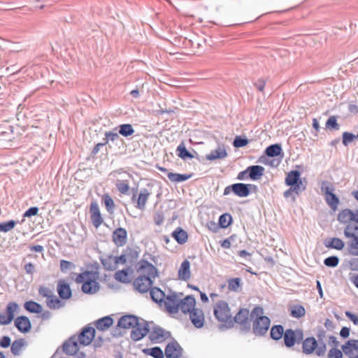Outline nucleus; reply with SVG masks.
<instances>
[{
    "instance_id": "34",
    "label": "nucleus",
    "mask_w": 358,
    "mask_h": 358,
    "mask_svg": "<svg viewBox=\"0 0 358 358\" xmlns=\"http://www.w3.org/2000/svg\"><path fill=\"white\" fill-rule=\"evenodd\" d=\"M113 323V319L110 316H106L98 320L96 323V327L101 331H105L112 326Z\"/></svg>"
},
{
    "instance_id": "18",
    "label": "nucleus",
    "mask_w": 358,
    "mask_h": 358,
    "mask_svg": "<svg viewBox=\"0 0 358 358\" xmlns=\"http://www.w3.org/2000/svg\"><path fill=\"white\" fill-rule=\"evenodd\" d=\"M131 337L134 341H139L149 333V324L147 322L139 323L132 328Z\"/></svg>"
},
{
    "instance_id": "38",
    "label": "nucleus",
    "mask_w": 358,
    "mask_h": 358,
    "mask_svg": "<svg viewBox=\"0 0 358 358\" xmlns=\"http://www.w3.org/2000/svg\"><path fill=\"white\" fill-rule=\"evenodd\" d=\"M227 152L224 148L219 147L217 149L211 151V152L206 156L208 160H215L217 159H223L227 156Z\"/></svg>"
},
{
    "instance_id": "19",
    "label": "nucleus",
    "mask_w": 358,
    "mask_h": 358,
    "mask_svg": "<svg viewBox=\"0 0 358 358\" xmlns=\"http://www.w3.org/2000/svg\"><path fill=\"white\" fill-rule=\"evenodd\" d=\"M303 338V334L301 331H294L287 329L284 334V341L287 347L293 346L296 341H300Z\"/></svg>"
},
{
    "instance_id": "43",
    "label": "nucleus",
    "mask_w": 358,
    "mask_h": 358,
    "mask_svg": "<svg viewBox=\"0 0 358 358\" xmlns=\"http://www.w3.org/2000/svg\"><path fill=\"white\" fill-rule=\"evenodd\" d=\"M150 294L152 299L157 303L162 302L165 296L164 293L157 287L151 288L150 289Z\"/></svg>"
},
{
    "instance_id": "50",
    "label": "nucleus",
    "mask_w": 358,
    "mask_h": 358,
    "mask_svg": "<svg viewBox=\"0 0 358 358\" xmlns=\"http://www.w3.org/2000/svg\"><path fill=\"white\" fill-rule=\"evenodd\" d=\"M119 133L122 136L127 137L134 133V129L130 124H124L120 126Z\"/></svg>"
},
{
    "instance_id": "14",
    "label": "nucleus",
    "mask_w": 358,
    "mask_h": 358,
    "mask_svg": "<svg viewBox=\"0 0 358 358\" xmlns=\"http://www.w3.org/2000/svg\"><path fill=\"white\" fill-rule=\"evenodd\" d=\"M95 336V329L91 327H85L83 329L80 334L76 336L77 340L80 345H90Z\"/></svg>"
},
{
    "instance_id": "58",
    "label": "nucleus",
    "mask_w": 358,
    "mask_h": 358,
    "mask_svg": "<svg viewBox=\"0 0 358 358\" xmlns=\"http://www.w3.org/2000/svg\"><path fill=\"white\" fill-rule=\"evenodd\" d=\"M327 127L338 129V124L335 116H331L326 122Z\"/></svg>"
},
{
    "instance_id": "61",
    "label": "nucleus",
    "mask_w": 358,
    "mask_h": 358,
    "mask_svg": "<svg viewBox=\"0 0 358 358\" xmlns=\"http://www.w3.org/2000/svg\"><path fill=\"white\" fill-rule=\"evenodd\" d=\"M266 80L265 79L259 78L254 83V85L257 87V89L259 91L263 92L264 87L266 85Z\"/></svg>"
},
{
    "instance_id": "45",
    "label": "nucleus",
    "mask_w": 358,
    "mask_h": 358,
    "mask_svg": "<svg viewBox=\"0 0 358 358\" xmlns=\"http://www.w3.org/2000/svg\"><path fill=\"white\" fill-rule=\"evenodd\" d=\"M228 289L231 292H238L241 287V280L239 278H230L227 280Z\"/></svg>"
},
{
    "instance_id": "9",
    "label": "nucleus",
    "mask_w": 358,
    "mask_h": 358,
    "mask_svg": "<svg viewBox=\"0 0 358 358\" xmlns=\"http://www.w3.org/2000/svg\"><path fill=\"white\" fill-rule=\"evenodd\" d=\"M303 352L306 354H310L316 350L317 355L320 356L324 354L326 351V346L322 344L317 348V342L313 337L307 338L303 343Z\"/></svg>"
},
{
    "instance_id": "62",
    "label": "nucleus",
    "mask_w": 358,
    "mask_h": 358,
    "mask_svg": "<svg viewBox=\"0 0 358 358\" xmlns=\"http://www.w3.org/2000/svg\"><path fill=\"white\" fill-rule=\"evenodd\" d=\"M346 317L353 322L354 324L358 325V315L354 313H352L350 311L345 312Z\"/></svg>"
},
{
    "instance_id": "56",
    "label": "nucleus",
    "mask_w": 358,
    "mask_h": 358,
    "mask_svg": "<svg viewBox=\"0 0 358 358\" xmlns=\"http://www.w3.org/2000/svg\"><path fill=\"white\" fill-rule=\"evenodd\" d=\"M339 259L336 256H331L326 258L324 261V264L327 266L335 267L338 264Z\"/></svg>"
},
{
    "instance_id": "24",
    "label": "nucleus",
    "mask_w": 358,
    "mask_h": 358,
    "mask_svg": "<svg viewBox=\"0 0 358 358\" xmlns=\"http://www.w3.org/2000/svg\"><path fill=\"white\" fill-rule=\"evenodd\" d=\"M343 352L351 358L358 357V341L350 340L342 347Z\"/></svg>"
},
{
    "instance_id": "41",
    "label": "nucleus",
    "mask_w": 358,
    "mask_h": 358,
    "mask_svg": "<svg viewBox=\"0 0 358 358\" xmlns=\"http://www.w3.org/2000/svg\"><path fill=\"white\" fill-rule=\"evenodd\" d=\"M46 303L50 309H59L64 306L62 301L54 294L47 299Z\"/></svg>"
},
{
    "instance_id": "60",
    "label": "nucleus",
    "mask_w": 358,
    "mask_h": 358,
    "mask_svg": "<svg viewBox=\"0 0 358 358\" xmlns=\"http://www.w3.org/2000/svg\"><path fill=\"white\" fill-rule=\"evenodd\" d=\"M206 227L211 231L215 233L217 232L220 229L219 224L216 223L214 221H209L206 223Z\"/></svg>"
},
{
    "instance_id": "55",
    "label": "nucleus",
    "mask_w": 358,
    "mask_h": 358,
    "mask_svg": "<svg viewBox=\"0 0 358 358\" xmlns=\"http://www.w3.org/2000/svg\"><path fill=\"white\" fill-rule=\"evenodd\" d=\"M38 294L40 296L45 297L48 299L53 294V292L52 290L48 287L40 286L38 288Z\"/></svg>"
},
{
    "instance_id": "47",
    "label": "nucleus",
    "mask_w": 358,
    "mask_h": 358,
    "mask_svg": "<svg viewBox=\"0 0 358 358\" xmlns=\"http://www.w3.org/2000/svg\"><path fill=\"white\" fill-rule=\"evenodd\" d=\"M268 157H276L281 154L282 148L278 144H274L268 146L265 151Z\"/></svg>"
},
{
    "instance_id": "1",
    "label": "nucleus",
    "mask_w": 358,
    "mask_h": 358,
    "mask_svg": "<svg viewBox=\"0 0 358 358\" xmlns=\"http://www.w3.org/2000/svg\"><path fill=\"white\" fill-rule=\"evenodd\" d=\"M99 273L93 271H85L78 273L75 279L78 284H82L81 289L85 294H95L99 290Z\"/></svg>"
},
{
    "instance_id": "39",
    "label": "nucleus",
    "mask_w": 358,
    "mask_h": 358,
    "mask_svg": "<svg viewBox=\"0 0 358 358\" xmlns=\"http://www.w3.org/2000/svg\"><path fill=\"white\" fill-rule=\"evenodd\" d=\"M290 315L295 318H300L305 315L306 310L301 305H293L289 308Z\"/></svg>"
},
{
    "instance_id": "37",
    "label": "nucleus",
    "mask_w": 358,
    "mask_h": 358,
    "mask_svg": "<svg viewBox=\"0 0 358 358\" xmlns=\"http://www.w3.org/2000/svg\"><path fill=\"white\" fill-rule=\"evenodd\" d=\"M130 256H132V257L136 258L137 252L130 250L129 251V250L124 251L120 256H115L118 266L120 265L125 264L127 262Z\"/></svg>"
},
{
    "instance_id": "63",
    "label": "nucleus",
    "mask_w": 358,
    "mask_h": 358,
    "mask_svg": "<svg viewBox=\"0 0 358 358\" xmlns=\"http://www.w3.org/2000/svg\"><path fill=\"white\" fill-rule=\"evenodd\" d=\"M38 213V208L37 207H31L24 213V217H29L34 215H36Z\"/></svg>"
},
{
    "instance_id": "31",
    "label": "nucleus",
    "mask_w": 358,
    "mask_h": 358,
    "mask_svg": "<svg viewBox=\"0 0 358 358\" xmlns=\"http://www.w3.org/2000/svg\"><path fill=\"white\" fill-rule=\"evenodd\" d=\"M104 268L108 271H114L118 268L115 256L108 255L101 259Z\"/></svg>"
},
{
    "instance_id": "52",
    "label": "nucleus",
    "mask_w": 358,
    "mask_h": 358,
    "mask_svg": "<svg viewBox=\"0 0 358 358\" xmlns=\"http://www.w3.org/2000/svg\"><path fill=\"white\" fill-rule=\"evenodd\" d=\"M231 221L232 218L231 215L229 214L225 213L220 217L218 224L220 225V227L227 228L231 224Z\"/></svg>"
},
{
    "instance_id": "12",
    "label": "nucleus",
    "mask_w": 358,
    "mask_h": 358,
    "mask_svg": "<svg viewBox=\"0 0 358 358\" xmlns=\"http://www.w3.org/2000/svg\"><path fill=\"white\" fill-rule=\"evenodd\" d=\"M18 309V305L15 302L8 303L6 313H0V324L6 325L10 324L13 320L15 313Z\"/></svg>"
},
{
    "instance_id": "53",
    "label": "nucleus",
    "mask_w": 358,
    "mask_h": 358,
    "mask_svg": "<svg viewBox=\"0 0 358 358\" xmlns=\"http://www.w3.org/2000/svg\"><path fill=\"white\" fill-rule=\"evenodd\" d=\"M115 278L122 282H127L129 281V273L127 270H120L115 273Z\"/></svg>"
},
{
    "instance_id": "35",
    "label": "nucleus",
    "mask_w": 358,
    "mask_h": 358,
    "mask_svg": "<svg viewBox=\"0 0 358 358\" xmlns=\"http://www.w3.org/2000/svg\"><path fill=\"white\" fill-rule=\"evenodd\" d=\"M172 236L180 244H184L187 242L188 235L182 229L178 227L172 234Z\"/></svg>"
},
{
    "instance_id": "44",
    "label": "nucleus",
    "mask_w": 358,
    "mask_h": 358,
    "mask_svg": "<svg viewBox=\"0 0 358 358\" xmlns=\"http://www.w3.org/2000/svg\"><path fill=\"white\" fill-rule=\"evenodd\" d=\"M143 352L145 355H150L155 358H164L163 351L159 347H154L152 348L144 349V350H143Z\"/></svg>"
},
{
    "instance_id": "33",
    "label": "nucleus",
    "mask_w": 358,
    "mask_h": 358,
    "mask_svg": "<svg viewBox=\"0 0 358 358\" xmlns=\"http://www.w3.org/2000/svg\"><path fill=\"white\" fill-rule=\"evenodd\" d=\"M325 246L329 248L341 250L345 247V243L339 238H331L326 241Z\"/></svg>"
},
{
    "instance_id": "3",
    "label": "nucleus",
    "mask_w": 358,
    "mask_h": 358,
    "mask_svg": "<svg viewBox=\"0 0 358 358\" xmlns=\"http://www.w3.org/2000/svg\"><path fill=\"white\" fill-rule=\"evenodd\" d=\"M213 315L215 319L225 327L233 326V315L229 303L224 300H219L213 305Z\"/></svg>"
},
{
    "instance_id": "26",
    "label": "nucleus",
    "mask_w": 358,
    "mask_h": 358,
    "mask_svg": "<svg viewBox=\"0 0 358 358\" xmlns=\"http://www.w3.org/2000/svg\"><path fill=\"white\" fill-rule=\"evenodd\" d=\"M178 279L180 280H189L191 278L190 263L188 260H184L178 271Z\"/></svg>"
},
{
    "instance_id": "13",
    "label": "nucleus",
    "mask_w": 358,
    "mask_h": 358,
    "mask_svg": "<svg viewBox=\"0 0 358 358\" xmlns=\"http://www.w3.org/2000/svg\"><path fill=\"white\" fill-rule=\"evenodd\" d=\"M152 280L145 275H138L134 281V286L139 292L145 293L152 288Z\"/></svg>"
},
{
    "instance_id": "64",
    "label": "nucleus",
    "mask_w": 358,
    "mask_h": 358,
    "mask_svg": "<svg viewBox=\"0 0 358 358\" xmlns=\"http://www.w3.org/2000/svg\"><path fill=\"white\" fill-rule=\"evenodd\" d=\"M234 145L236 148L243 147L246 145V139L236 137L234 141Z\"/></svg>"
},
{
    "instance_id": "10",
    "label": "nucleus",
    "mask_w": 358,
    "mask_h": 358,
    "mask_svg": "<svg viewBox=\"0 0 358 358\" xmlns=\"http://www.w3.org/2000/svg\"><path fill=\"white\" fill-rule=\"evenodd\" d=\"M188 316L191 322L196 328L201 329L204 327L206 316L203 309L196 307Z\"/></svg>"
},
{
    "instance_id": "40",
    "label": "nucleus",
    "mask_w": 358,
    "mask_h": 358,
    "mask_svg": "<svg viewBox=\"0 0 358 358\" xmlns=\"http://www.w3.org/2000/svg\"><path fill=\"white\" fill-rule=\"evenodd\" d=\"M102 201L109 213H113L115 208V204L113 199L108 194H104L101 197Z\"/></svg>"
},
{
    "instance_id": "7",
    "label": "nucleus",
    "mask_w": 358,
    "mask_h": 358,
    "mask_svg": "<svg viewBox=\"0 0 358 358\" xmlns=\"http://www.w3.org/2000/svg\"><path fill=\"white\" fill-rule=\"evenodd\" d=\"M151 194L152 192L146 188L141 189L138 193L133 194L131 201L134 203L135 208L144 211Z\"/></svg>"
},
{
    "instance_id": "29",
    "label": "nucleus",
    "mask_w": 358,
    "mask_h": 358,
    "mask_svg": "<svg viewBox=\"0 0 358 358\" xmlns=\"http://www.w3.org/2000/svg\"><path fill=\"white\" fill-rule=\"evenodd\" d=\"M15 325L22 333L28 332L31 327L30 320L26 316L17 317L15 320Z\"/></svg>"
},
{
    "instance_id": "42",
    "label": "nucleus",
    "mask_w": 358,
    "mask_h": 358,
    "mask_svg": "<svg viewBox=\"0 0 358 358\" xmlns=\"http://www.w3.org/2000/svg\"><path fill=\"white\" fill-rule=\"evenodd\" d=\"M115 186L118 192L122 194H127L129 191V181L128 180H117Z\"/></svg>"
},
{
    "instance_id": "59",
    "label": "nucleus",
    "mask_w": 358,
    "mask_h": 358,
    "mask_svg": "<svg viewBox=\"0 0 358 358\" xmlns=\"http://www.w3.org/2000/svg\"><path fill=\"white\" fill-rule=\"evenodd\" d=\"M329 358H342L343 354L342 352L336 348H332L329 350L328 354Z\"/></svg>"
},
{
    "instance_id": "51",
    "label": "nucleus",
    "mask_w": 358,
    "mask_h": 358,
    "mask_svg": "<svg viewBox=\"0 0 358 358\" xmlns=\"http://www.w3.org/2000/svg\"><path fill=\"white\" fill-rule=\"evenodd\" d=\"M24 345V342L22 339L15 341L11 345V352L15 355H18L22 348Z\"/></svg>"
},
{
    "instance_id": "48",
    "label": "nucleus",
    "mask_w": 358,
    "mask_h": 358,
    "mask_svg": "<svg viewBox=\"0 0 358 358\" xmlns=\"http://www.w3.org/2000/svg\"><path fill=\"white\" fill-rule=\"evenodd\" d=\"M236 322L239 324H243L246 322V309L241 308L239 311L233 317V324Z\"/></svg>"
},
{
    "instance_id": "23",
    "label": "nucleus",
    "mask_w": 358,
    "mask_h": 358,
    "mask_svg": "<svg viewBox=\"0 0 358 358\" xmlns=\"http://www.w3.org/2000/svg\"><path fill=\"white\" fill-rule=\"evenodd\" d=\"M57 290L59 297L62 299H69L72 292L69 284L65 280H59L57 282Z\"/></svg>"
},
{
    "instance_id": "8",
    "label": "nucleus",
    "mask_w": 358,
    "mask_h": 358,
    "mask_svg": "<svg viewBox=\"0 0 358 358\" xmlns=\"http://www.w3.org/2000/svg\"><path fill=\"white\" fill-rule=\"evenodd\" d=\"M137 272L139 275H145L152 279H155L158 275L156 267L144 259L138 263Z\"/></svg>"
},
{
    "instance_id": "4",
    "label": "nucleus",
    "mask_w": 358,
    "mask_h": 358,
    "mask_svg": "<svg viewBox=\"0 0 358 358\" xmlns=\"http://www.w3.org/2000/svg\"><path fill=\"white\" fill-rule=\"evenodd\" d=\"M344 236L350 239L348 242V252L349 255L358 257V225H348L343 231Z\"/></svg>"
},
{
    "instance_id": "27",
    "label": "nucleus",
    "mask_w": 358,
    "mask_h": 358,
    "mask_svg": "<svg viewBox=\"0 0 358 358\" xmlns=\"http://www.w3.org/2000/svg\"><path fill=\"white\" fill-rule=\"evenodd\" d=\"M138 317L134 315H124L118 321V326L123 329H132L138 324Z\"/></svg>"
},
{
    "instance_id": "16",
    "label": "nucleus",
    "mask_w": 358,
    "mask_h": 358,
    "mask_svg": "<svg viewBox=\"0 0 358 358\" xmlns=\"http://www.w3.org/2000/svg\"><path fill=\"white\" fill-rule=\"evenodd\" d=\"M196 307V299L192 295H188L180 300L179 310H181L185 315H188Z\"/></svg>"
},
{
    "instance_id": "32",
    "label": "nucleus",
    "mask_w": 358,
    "mask_h": 358,
    "mask_svg": "<svg viewBox=\"0 0 358 358\" xmlns=\"http://www.w3.org/2000/svg\"><path fill=\"white\" fill-rule=\"evenodd\" d=\"M24 309L31 313H41L43 311V306L38 303L34 301H27L24 304Z\"/></svg>"
},
{
    "instance_id": "49",
    "label": "nucleus",
    "mask_w": 358,
    "mask_h": 358,
    "mask_svg": "<svg viewBox=\"0 0 358 358\" xmlns=\"http://www.w3.org/2000/svg\"><path fill=\"white\" fill-rule=\"evenodd\" d=\"M176 151L178 152V156L182 159L193 157L192 155L186 149L183 143H180L178 146Z\"/></svg>"
},
{
    "instance_id": "54",
    "label": "nucleus",
    "mask_w": 358,
    "mask_h": 358,
    "mask_svg": "<svg viewBox=\"0 0 358 358\" xmlns=\"http://www.w3.org/2000/svg\"><path fill=\"white\" fill-rule=\"evenodd\" d=\"M16 225V222L14 220H9L7 222L0 223V231L2 232H8L13 229Z\"/></svg>"
},
{
    "instance_id": "15",
    "label": "nucleus",
    "mask_w": 358,
    "mask_h": 358,
    "mask_svg": "<svg viewBox=\"0 0 358 358\" xmlns=\"http://www.w3.org/2000/svg\"><path fill=\"white\" fill-rule=\"evenodd\" d=\"M90 219L93 226L98 229L103 222L99 206L96 201L91 203L90 206Z\"/></svg>"
},
{
    "instance_id": "2",
    "label": "nucleus",
    "mask_w": 358,
    "mask_h": 358,
    "mask_svg": "<svg viewBox=\"0 0 358 358\" xmlns=\"http://www.w3.org/2000/svg\"><path fill=\"white\" fill-rule=\"evenodd\" d=\"M252 322V331L255 335L262 336L265 334L270 327V319L264 315L262 308L255 307L250 315Z\"/></svg>"
},
{
    "instance_id": "5",
    "label": "nucleus",
    "mask_w": 358,
    "mask_h": 358,
    "mask_svg": "<svg viewBox=\"0 0 358 358\" xmlns=\"http://www.w3.org/2000/svg\"><path fill=\"white\" fill-rule=\"evenodd\" d=\"M334 187L331 182L327 180L321 182V192L324 196L327 203L331 210L336 211L338 209L340 200L334 194Z\"/></svg>"
},
{
    "instance_id": "36",
    "label": "nucleus",
    "mask_w": 358,
    "mask_h": 358,
    "mask_svg": "<svg viewBox=\"0 0 358 358\" xmlns=\"http://www.w3.org/2000/svg\"><path fill=\"white\" fill-rule=\"evenodd\" d=\"M192 174H180L176 173L169 172L167 174L168 178L173 182H181L189 179Z\"/></svg>"
},
{
    "instance_id": "30",
    "label": "nucleus",
    "mask_w": 358,
    "mask_h": 358,
    "mask_svg": "<svg viewBox=\"0 0 358 358\" xmlns=\"http://www.w3.org/2000/svg\"><path fill=\"white\" fill-rule=\"evenodd\" d=\"M354 212L346 208L338 213L337 219L340 223L348 226L350 222H354Z\"/></svg>"
},
{
    "instance_id": "20",
    "label": "nucleus",
    "mask_w": 358,
    "mask_h": 358,
    "mask_svg": "<svg viewBox=\"0 0 358 358\" xmlns=\"http://www.w3.org/2000/svg\"><path fill=\"white\" fill-rule=\"evenodd\" d=\"M180 300L176 294L166 296L164 299V306L167 311L171 313H178Z\"/></svg>"
},
{
    "instance_id": "6",
    "label": "nucleus",
    "mask_w": 358,
    "mask_h": 358,
    "mask_svg": "<svg viewBox=\"0 0 358 358\" xmlns=\"http://www.w3.org/2000/svg\"><path fill=\"white\" fill-rule=\"evenodd\" d=\"M300 177L301 173L299 171H291L287 173L285 178V184L292 187L296 194L304 191L306 188V184L303 182Z\"/></svg>"
},
{
    "instance_id": "28",
    "label": "nucleus",
    "mask_w": 358,
    "mask_h": 358,
    "mask_svg": "<svg viewBox=\"0 0 358 358\" xmlns=\"http://www.w3.org/2000/svg\"><path fill=\"white\" fill-rule=\"evenodd\" d=\"M265 172V169L259 165H253L248 167V177L252 180H258L262 178Z\"/></svg>"
},
{
    "instance_id": "21",
    "label": "nucleus",
    "mask_w": 358,
    "mask_h": 358,
    "mask_svg": "<svg viewBox=\"0 0 358 358\" xmlns=\"http://www.w3.org/2000/svg\"><path fill=\"white\" fill-rule=\"evenodd\" d=\"M80 345L76 336H72L63 344V350L69 355H74L79 351Z\"/></svg>"
},
{
    "instance_id": "25",
    "label": "nucleus",
    "mask_w": 358,
    "mask_h": 358,
    "mask_svg": "<svg viewBox=\"0 0 358 358\" xmlns=\"http://www.w3.org/2000/svg\"><path fill=\"white\" fill-rule=\"evenodd\" d=\"M231 192H233L236 195L238 196H245L246 184L236 183L230 186H227L224 190V194H229Z\"/></svg>"
},
{
    "instance_id": "57",
    "label": "nucleus",
    "mask_w": 358,
    "mask_h": 358,
    "mask_svg": "<svg viewBox=\"0 0 358 358\" xmlns=\"http://www.w3.org/2000/svg\"><path fill=\"white\" fill-rule=\"evenodd\" d=\"M355 138H358V135L355 136L351 133L344 132L343 134V143L347 145L349 143L352 142Z\"/></svg>"
},
{
    "instance_id": "22",
    "label": "nucleus",
    "mask_w": 358,
    "mask_h": 358,
    "mask_svg": "<svg viewBox=\"0 0 358 358\" xmlns=\"http://www.w3.org/2000/svg\"><path fill=\"white\" fill-rule=\"evenodd\" d=\"M182 352V349L177 342L169 343L165 348L166 358H179Z\"/></svg>"
},
{
    "instance_id": "17",
    "label": "nucleus",
    "mask_w": 358,
    "mask_h": 358,
    "mask_svg": "<svg viewBox=\"0 0 358 358\" xmlns=\"http://www.w3.org/2000/svg\"><path fill=\"white\" fill-rule=\"evenodd\" d=\"M112 241L118 248L123 247L127 242V231L122 227L115 229L112 234Z\"/></svg>"
},
{
    "instance_id": "11",
    "label": "nucleus",
    "mask_w": 358,
    "mask_h": 358,
    "mask_svg": "<svg viewBox=\"0 0 358 358\" xmlns=\"http://www.w3.org/2000/svg\"><path fill=\"white\" fill-rule=\"evenodd\" d=\"M171 334L169 331L159 327H153L151 329H149V338L155 343H162L169 338Z\"/></svg>"
},
{
    "instance_id": "46",
    "label": "nucleus",
    "mask_w": 358,
    "mask_h": 358,
    "mask_svg": "<svg viewBox=\"0 0 358 358\" xmlns=\"http://www.w3.org/2000/svg\"><path fill=\"white\" fill-rule=\"evenodd\" d=\"M285 334V331L281 325L273 326L271 329V336L274 340L280 339Z\"/></svg>"
}]
</instances>
